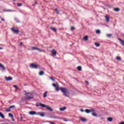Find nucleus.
<instances>
[{"mask_svg":"<svg viewBox=\"0 0 124 124\" xmlns=\"http://www.w3.org/2000/svg\"><path fill=\"white\" fill-rule=\"evenodd\" d=\"M15 21L17 22V23H20V21H18V18H15Z\"/></svg>","mask_w":124,"mask_h":124,"instance_id":"nucleus-31","label":"nucleus"},{"mask_svg":"<svg viewBox=\"0 0 124 124\" xmlns=\"http://www.w3.org/2000/svg\"><path fill=\"white\" fill-rule=\"evenodd\" d=\"M2 49H3V48H2V47H0V50H2Z\"/></svg>","mask_w":124,"mask_h":124,"instance_id":"nucleus-45","label":"nucleus"},{"mask_svg":"<svg viewBox=\"0 0 124 124\" xmlns=\"http://www.w3.org/2000/svg\"><path fill=\"white\" fill-rule=\"evenodd\" d=\"M85 112H86V113H87V114H89V113H93V112H94V109H86L85 110Z\"/></svg>","mask_w":124,"mask_h":124,"instance_id":"nucleus-5","label":"nucleus"},{"mask_svg":"<svg viewBox=\"0 0 124 124\" xmlns=\"http://www.w3.org/2000/svg\"><path fill=\"white\" fill-rule=\"evenodd\" d=\"M59 110L60 111H64L65 110H66V107H64L63 108H59Z\"/></svg>","mask_w":124,"mask_h":124,"instance_id":"nucleus-12","label":"nucleus"},{"mask_svg":"<svg viewBox=\"0 0 124 124\" xmlns=\"http://www.w3.org/2000/svg\"><path fill=\"white\" fill-rule=\"evenodd\" d=\"M6 111H7V112H10V108H6Z\"/></svg>","mask_w":124,"mask_h":124,"instance_id":"nucleus-35","label":"nucleus"},{"mask_svg":"<svg viewBox=\"0 0 124 124\" xmlns=\"http://www.w3.org/2000/svg\"><path fill=\"white\" fill-rule=\"evenodd\" d=\"M50 124H55V123H54L53 122H50Z\"/></svg>","mask_w":124,"mask_h":124,"instance_id":"nucleus-43","label":"nucleus"},{"mask_svg":"<svg viewBox=\"0 0 124 124\" xmlns=\"http://www.w3.org/2000/svg\"><path fill=\"white\" fill-rule=\"evenodd\" d=\"M29 114L30 115H37V113H36V112L34 111H31L29 112Z\"/></svg>","mask_w":124,"mask_h":124,"instance_id":"nucleus-8","label":"nucleus"},{"mask_svg":"<svg viewBox=\"0 0 124 124\" xmlns=\"http://www.w3.org/2000/svg\"><path fill=\"white\" fill-rule=\"evenodd\" d=\"M108 122H112V121H113V118H112V117H109L108 118Z\"/></svg>","mask_w":124,"mask_h":124,"instance_id":"nucleus-23","label":"nucleus"},{"mask_svg":"<svg viewBox=\"0 0 124 124\" xmlns=\"http://www.w3.org/2000/svg\"><path fill=\"white\" fill-rule=\"evenodd\" d=\"M11 31L14 33H16V34H18L19 32H20V31H19V28L18 27H12L11 28Z\"/></svg>","mask_w":124,"mask_h":124,"instance_id":"nucleus-2","label":"nucleus"},{"mask_svg":"<svg viewBox=\"0 0 124 124\" xmlns=\"http://www.w3.org/2000/svg\"><path fill=\"white\" fill-rule=\"evenodd\" d=\"M39 75L40 76H42V75H44V72L43 71H41L39 73Z\"/></svg>","mask_w":124,"mask_h":124,"instance_id":"nucleus-17","label":"nucleus"},{"mask_svg":"<svg viewBox=\"0 0 124 124\" xmlns=\"http://www.w3.org/2000/svg\"><path fill=\"white\" fill-rule=\"evenodd\" d=\"M47 92H45V93H44L43 97L44 98H45V97H46V96H47Z\"/></svg>","mask_w":124,"mask_h":124,"instance_id":"nucleus-22","label":"nucleus"},{"mask_svg":"<svg viewBox=\"0 0 124 124\" xmlns=\"http://www.w3.org/2000/svg\"><path fill=\"white\" fill-rule=\"evenodd\" d=\"M13 87L14 88H15V89H18V86H17V85H14Z\"/></svg>","mask_w":124,"mask_h":124,"instance_id":"nucleus-34","label":"nucleus"},{"mask_svg":"<svg viewBox=\"0 0 124 124\" xmlns=\"http://www.w3.org/2000/svg\"><path fill=\"white\" fill-rule=\"evenodd\" d=\"M12 120L13 121V122H14V121H15V120H14V118L13 117V118H12Z\"/></svg>","mask_w":124,"mask_h":124,"instance_id":"nucleus-42","label":"nucleus"},{"mask_svg":"<svg viewBox=\"0 0 124 124\" xmlns=\"http://www.w3.org/2000/svg\"><path fill=\"white\" fill-rule=\"evenodd\" d=\"M0 117L2 118V119H4V115L1 112H0Z\"/></svg>","mask_w":124,"mask_h":124,"instance_id":"nucleus-20","label":"nucleus"},{"mask_svg":"<svg viewBox=\"0 0 124 124\" xmlns=\"http://www.w3.org/2000/svg\"><path fill=\"white\" fill-rule=\"evenodd\" d=\"M38 66V65L34 64V63H33L30 64V68H35V69H36Z\"/></svg>","mask_w":124,"mask_h":124,"instance_id":"nucleus-4","label":"nucleus"},{"mask_svg":"<svg viewBox=\"0 0 124 124\" xmlns=\"http://www.w3.org/2000/svg\"><path fill=\"white\" fill-rule=\"evenodd\" d=\"M52 55L56 56V55H57V51H56V50L55 49H53L52 50Z\"/></svg>","mask_w":124,"mask_h":124,"instance_id":"nucleus-15","label":"nucleus"},{"mask_svg":"<svg viewBox=\"0 0 124 124\" xmlns=\"http://www.w3.org/2000/svg\"><path fill=\"white\" fill-rule=\"evenodd\" d=\"M116 60L117 61H122V58H121V57L117 56L116 57Z\"/></svg>","mask_w":124,"mask_h":124,"instance_id":"nucleus-25","label":"nucleus"},{"mask_svg":"<svg viewBox=\"0 0 124 124\" xmlns=\"http://www.w3.org/2000/svg\"><path fill=\"white\" fill-rule=\"evenodd\" d=\"M106 36L108 37H111V36H112V34H107Z\"/></svg>","mask_w":124,"mask_h":124,"instance_id":"nucleus-28","label":"nucleus"},{"mask_svg":"<svg viewBox=\"0 0 124 124\" xmlns=\"http://www.w3.org/2000/svg\"><path fill=\"white\" fill-rule=\"evenodd\" d=\"M36 106H37V107H39V106H41V107H43V108L46 107V105L40 103H36Z\"/></svg>","mask_w":124,"mask_h":124,"instance_id":"nucleus-6","label":"nucleus"},{"mask_svg":"<svg viewBox=\"0 0 124 124\" xmlns=\"http://www.w3.org/2000/svg\"><path fill=\"white\" fill-rule=\"evenodd\" d=\"M80 120L81 121V122H87V119H86L85 118H80Z\"/></svg>","mask_w":124,"mask_h":124,"instance_id":"nucleus-18","label":"nucleus"},{"mask_svg":"<svg viewBox=\"0 0 124 124\" xmlns=\"http://www.w3.org/2000/svg\"><path fill=\"white\" fill-rule=\"evenodd\" d=\"M123 35H124V34Z\"/></svg>","mask_w":124,"mask_h":124,"instance_id":"nucleus-51","label":"nucleus"},{"mask_svg":"<svg viewBox=\"0 0 124 124\" xmlns=\"http://www.w3.org/2000/svg\"><path fill=\"white\" fill-rule=\"evenodd\" d=\"M9 117H11V119H13V115L12 114V113H9Z\"/></svg>","mask_w":124,"mask_h":124,"instance_id":"nucleus-26","label":"nucleus"},{"mask_svg":"<svg viewBox=\"0 0 124 124\" xmlns=\"http://www.w3.org/2000/svg\"><path fill=\"white\" fill-rule=\"evenodd\" d=\"M114 11H116V12H118L120 11V8H114Z\"/></svg>","mask_w":124,"mask_h":124,"instance_id":"nucleus-19","label":"nucleus"},{"mask_svg":"<svg viewBox=\"0 0 124 124\" xmlns=\"http://www.w3.org/2000/svg\"><path fill=\"white\" fill-rule=\"evenodd\" d=\"M119 124H124V122H122L120 123Z\"/></svg>","mask_w":124,"mask_h":124,"instance_id":"nucleus-41","label":"nucleus"},{"mask_svg":"<svg viewBox=\"0 0 124 124\" xmlns=\"http://www.w3.org/2000/svg\"><path fill=\"white\" fill-rule=\"evenodd\" d=\"M37 115H38V116H40L41 117H44L45 116L43 112H38L37 113Z\"/></svg>","mask_w":124,"mask_h":124,"instance_id":"nucleus-10","label":"nucleus"},{"mask_svg":"<svg viewBox=\"0 0 124 124\" xmlns=\"http://www.w3.org/2000/svg\"><path fill=\"white\" fill-rule=\"evenodd\" d=\"M35 3H36V4H37V2H35Z\"/></svg>","mask_w":124,"mask_h":124,"instance_id":"nucleus-48","label":"nucleus"},{"mask_svg":"<svg viewBox=\"0 0 124 124\" xmlns=\"http://www.w3.org/2000/svg\"><path fill=\"white\" fill-rule=\"evenodd\" d=\"M32 50H37V51H39V52H43V50H42L41 49L35 47V46H33L31 47Z\"/></svg>","mask_w":124,"mask_h":124,"instance_id":"nucleus-7","label":"nucleus"},{"mask_svg":"<svg viewBox=\"0 0 124 124\" xmlns=\"http://www.w3.org/2000/svg\"><path fill=\"white\" fill-rule=\"evenodd\" d=\"M23 119V118L22 117H21V119L22 120Z\"/></svg>","mask_w":124,"mask_h":124,"instance_id":"nucleus-50","label":"nucleus"},{"mask_svg":"<svg viewBox=\"0 0 124 124\" xmlns=\"http://www.w3.org/2000/svg\"><path fill=\"white\" fill-rule=\"evenodd\" d=\"M17 5H18V6H22V3H17Z\"/></svg>","mask_w":124,"mask_h":124,"instance_id":"nucleus-37","label":"nucleus"},{"mask_svg":"<svg viewBox=\"0 0 124 124\" xmlns=\"http://www.w3.org/2000/svg\"><path fill=\"white\" fill-rule=\"evenodd\" d=\"M92 115L94 116V117H96V116H97V114L95 113H92Z\"/></svg>","mask_w":124,"mask_h":124,"instance_id":"nucleus-30","label":"nucleus"},{"mask_svg":"<svg viewBox=\"0 0 124 124\" xmlns=\"http://www.w3.org/2000/svg\"><path fill=\"white\" fill-rule=\"evenodd\" d=\"M105 18H106V21L107 23H108V22H109V21H110V17H109V16L107 15L105 16Z\"/></svg>","mask_w":124,"mask_h":124,"instance_id":"nucleus-9","label":"nucleus"},{"mask_svg":"<svg viewBox=\"0 0 124 124\" xmlns=\"http://www.w3.org/2000/svg\"><path fill=\"white\" fill-rule=\"evenodd\" d=\"M50 79H51V80H52V81H55V79H54L53 77H50Z\"/></svg>","mask_w":124,"mask_h":124,"instance_id":"nucleus-38","label":"nucleus"},{"mask_svg":"<svg viewBox=\"0 0 124 124\" xmlns=\"http://www.w3.org/2000/svg\"><path fill=\"white\" fill-rule=\"evenodd\" d=\"M45 108H46V109H47L49 111H51V112H52L53 111V109H52L51 108H50V107L46 106V107Z\"/></svg>","mask_w":124,"mask_h":124,"instance_id":"nucleus-14","label":"nucleus"},{"mask_svg":"<svg viewBox=\"0 0 124 124\" xmlns=\"http://www.w3.org/2000/svg\"><path fill=\"white\" fill-rule=\"evenodd\" d=\"M1 20L2 21V22H4L5 20L4 19H3V18H0Z\"/></svg>","mask_w":124,"mask_h":124,"instance_id":"nucleus-39","label":"nucleus"},{"mask_svg":"<svg viewBox=\"0 0 124 124\" xmlns=\"http://www.w3.org/2000/svg\"><path fill=\"white\" fill-rule=\"evenodd\" d=\"M96 33H100V31L99 30H97L96 31Z\"/></svg>","mask_w":124,"mask_h":124,"instance_id":"nucleus-33","label":"nucleus"},{"mask_svg":"<svg viewBox=\"0 0 124 124\" xmlns=\"http://www.w3.org/2000/svg\"><path fill=\"white\" fill-rule=\"evenodd\" d=\"M25 95H26V97L28 100H30V99H32L33 98V95L31 93H25Z\"/></svg>","mask_w":124,"mask_h":124,"instance_id":"nucleus-3","label":"nucleus"},{"mask_svg":"<svg viewBox=\"0 0 124 124\" xmlns=\"http://www.w3.org/2000/svg\"><path fill=\"white\" fill-rule=\"evenodd\" d=\"M15 108V106H11L9 107L10 109H11V108Z\"/></svg>","mask_w":124,"mask_h":124,"instance_id":"nucleus-36","label":"nucleus"},{"mask_svg":"<svg viewBox=\"0 0 124 124\" xmlns=\"http://www.w3.org/2000/svg\"><path fill=\"white\" fill-rule=\"evenodd\" d=\"M77 69L79 71H81V70H82V67H81L80 66H78L77 67Z\"/></svg>","mask_w":124,"mask_h":124,"instance_id":"nucleus-21","label":"nucleus"},{"mask_svg":"<svg viewBox=\"0 0 124 124\" xmlns=\"http://www.w3.org/2000/svg\"><path fill=\"white\" fill-rule=\"evenodd\" d=\"M22 45H23V43L21 42L20 43V46H22Z\"/></svg>","mask_w":124,"mask_h":124,"instance_id":"nucleus-44","label":"nucleus"},{"mask_svg":"<svg viewBox=\"0 0 124 124\" xmlns=\"http://www.w3.org/2000/svg\"><path fill=\"white\" fill-rule=\"evenodd\" d=\"M95 45L97 46V47H99V46H100V45L97 43H95Z\"/></svg>","mask_w":124,"mask_h":124,"instance_id":"nucleus-29","label":"nucleus"},{"mask_svg":"<svg viewBox=\"0 0 124 124\" xmlns=\"http://www.w3.org/2000/svg\"><path fill=\"white\" fill-rule=\"evenodd\" d=\"M5 79L6 81H11V80H12L13 78L11 77H5Z\"/></svg>","mask_w":124,"mask_h":124,"instance_id":"nucleus-11","label":"nucleus"},{"mask_svg":"<svg viewBox=\"0 0 124 124\" xmlns=\"http://www.w3.org/2000/svg\"><path fill=\"white\" fill-rule=\"evenodd\" d=\"M85 82H86V83H87V84H89V82H88V81H86Z\"/></svg>","mask_w":124,"mask_h":124,"instance_id":"nucleus-47","label":"nucleus"},{"mask_svg":"<svg viewBox=\"0 0 124 124\" xmlns=\"http://www.w3.org/2000/svg\"><path fill=\"white\" fill-rule=\"evenodd\" d=\"M50 29L52 30V31H53L55 32H57V29H56V28H55L54 27H50Z\"/></svg>","mask_w":124,"mask_h":124,"instance_id":"nucleus-16","label":"nucleus"},{"mask_svg":"<svg viewBox=\"0 0 124 124\" xmlns=\"http://www.w3.org/2000/svg\"><path fill=\"white\" fill-rule=\"evenodd\" d=\"M55 11H56V13L57 14H60V12L59 11V10H58V9H54Z\"/></svg>","mask_w":124,"mask_h":124,"instance_id":"nucleus-27","label":"nucleus"},{"mask_svg":"<svg viewBox=\"0 0 124 124\" xmlns=\"http://www.w3.org/2000/svg\"><path fill=\"white\" fill-rule=\"evenodd\" d=\"M89 38V37L88 36H84L83 39H84V40H85V41H87V40H88Z\"/></svg>","mask_w":124,"mask_h":124,"instance_id":"nucleus-24","label":"nucleus"},{"mask_svg":"<svg viewBox=\"0 0 124 124\" xmlns=\"http://www.w3.org/2000/svg\"><path fill=\"white\" fill-rule=\"evenodd\" d=\"M52 86L55 88V90L56 92H59V91H61L62 93H63V95L65 96H68V94H69V93H68V90L66 89L65 88L63 87H61L60 88H59V84H55L53 83Z\"/></svg>","mask_w":124,"mask_h":124,"instance_id":"nucleus-1","label":"nucleus"},{"mask_svg":"<svg viewBox=\"0 0 124 124\" xmlns=\"http://www.w3.org/2000/svg\"><path fill=\"white\" fill-rule=\"evenodd\" d=\"M0 68H2L3 70H5V67H4V65L3 64L0 63Z\"/></svg>","mask_w":124,"mask_h":124,"instance_id":"nucleus-13","label":"nucleus"},{"mask_svg":"<svg viewBox=\"0 0 124 124\" xmlns=\"http://www.w3.org/2000/svg\"><path fill=\"white\" fill-rule=\"evenodd\" d=\"M80 111H81V112H84V109H80Z\"/></svg>","mask_w":124,"mask_h":124,"instance_id":"nucleus-40","label":"nucleus"},{"mask_svg":"<svg viewBox=\"0 0 124 124\" xmlns=\"http://www.w3.org/2000/svg\"><path fill=\"white\" fill-rule=\"evenodd\" d=\"M64 122H67V120L66 119H64Z\"/></svg>","mask_w":124,"mask_h":124,"instance_id":"nucleus-46","label":"nucleus"},{"mask_svg":"<svg viewBox=\"0 0 124 124\" xmlns=\"http://www.w3.org/2000/svg\"><path fill=\"white\" fill-rule=\"evenodd\" d=\"M71 31H74V30H75V27L72 26L71 27Z\"/></svg>","mask_w":124,"mask_h":124,"instance_id":"nucleus-32","label":"nucleus"},{"mask_svg":"<svg viewBox=\"0 0 124 124\" xmlns=\"http://www.w3.org/2000/svg\"><path fill=\"white\" fill-rule=\"evenodd\" d=\"M24 86H27V84H24Z\"/></svg>","mask_w":124,"mask_h":124,"instance_id":"nucleus-49","label":"nucleus"}]
</instances>
